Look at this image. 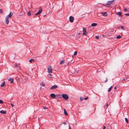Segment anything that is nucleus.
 <instances>
[{
	"label": "nucleus",
	"instance_id": "1",
	"mask_svg": "<svg viewBox=\"0 0 129 129\" xmlns=\"http://www.w3.org/2000/svg\"><path fill=\"white\" fill-rule=\"evenodd\" d=\"M48 72L49 73H52V68L51 66H49L48 67Z\"/></svg>",
	"mask_w": 129,
	"mask_h": 129
},
{
	"label": "nucleus",
	"instance_id": "2",
	"mask_svg": "<svg viewBox=\"0 0 129 129\" xmlns=\"http://www.w3.org/2000/svg\"><path fill=\"white\" fill-rule=\"evenodd\" d=\"M62 96L63 98L66 99V100H68L69 99L68 95L66 94H63L62 95Z\"/></svg>",
	"mask_w": 129,
	"mask_h": 129
},
{
	"label": "nucleus",
	"instance_id": "3",
	"mask_svg": "<svg viewBox=\"0 0 129 129\" xmlns=\"http://www.w3.org/2000/svg\"><path fill=\"white\" fill-rule=\"evenodd\" d=\"M114 1V0L109 1L106 4H103V5L105 6L110 5L112 4V3Z\"/></svg>",
	"mask_w": 129,
	"mask_h": 129
},
{
	"label": "nucleus",
	"instance_id": "4",
	"mask_svg": "<svg viewBox=\"0 0 129 129\" xmlns=\"http://www.w3.org/2000/svg\"><path fill=\"white\" fill-rule=\"evenodd\" d=\"M70 21L71 22H73L74 20V18L72 16H70L69 17Z\"/></svg>",
	"mask_w": 129,
	"mask_h": 129
},
{
	"label": "nucleus",
	"instance_id": "5",
	"mask_svg": "<svg viewBox=\"0 0 129 129\" xmlns=\"http://www.w3.org/2000/svg\"><path fill=\"white\" fill-rule=\"evenodd\" d=\"M83 35H86V31L85 28H83Z\"/></svg>",
	"mask_w": 129,
	"mask_h": 129
},
{
	"label": "nucleus",
	"instance_id": "6",
	"mask_svg": "<svg viewBox=\"0 0 129 129\" xmlns=\"http://www.w3.org/2000/svg\"><path fill=\"white\" fill-rule=\"evenodd\" d=\"M58 88L57 86L56 85H54L51 87L50 89L51 90H53Z\"/></svg>",
	"mask_w": 129,
	"mask_h": 129
},
{
	"label": "nucleus",
	"instance_id": "7",
	"mask_svg": "<svg viewBox=\"0 0 129 129\" xmlns=\"http://www.w3.org/2000/svg\"><path fill=\"white\" fill-rule=\"evenodd\" d=\"M13 14V13H11V12H10V14L7 15L6 17H7L8 18H10L12 16Z\"/></svg>",
	"mask_w": 129,
	"mask_h": 129
},
{
	"label": "nucleus",
	"instance_id": "8",
	"mask_svg": "<svg viewBox=\"0 0 129 129\" xmlns=\"http://www.w3.org/2000/svg\"><path fill=\"white\" fill-rule=\"evenodd\" d=\"M6 23L7 25H8L9 23V18L7 17H6Z\"/></svg>",
	"mask_w": 129,
	"mask_h": 129
},
{
	"label": "nucleus",
	"instance_id": "9",
	"mask_svg": "<svg viewBox=\"0 0 129 129\" xmlns=\"http://www.w3.org/2000/svg\"><path fill=\"white\" fill-rule=\"evenodd\" d=\"M101 14L104 16H107V13L106 12L101 13Z\"/></svg>",
	"mask_w": 129,
	"mask_h": 129
},
{
	"label": "nucleus",
	"instance_id": "10",
	"mask_svg": "<svg viewBox=\"0 0 129 129\" xmlns=\"http://www.w3.org/2000/svg\"><path fill=\"white\" fill-rule=\"evenodd\" d=\"M42 9H40L39 10L38 12H37V13H36L35 14V15H37L40 14L42 12Z\"/></svg>",
	"mask_w": 129,
	"mask_h": 129
},
{
	"label": "nucleus",
	"instance_id": "11",
	"mask_svg": "<svg viewBox=\"0 0 129 129\" xmlns=\"http://www.w3.org/2000/svg\"><path fill=\"white\" fill-rule=\"evenodd\" d=\"M9 81H10L11 83H13L14 81V79L12 78H10L8 80Z\"/></svg>",
	"mask_w": 129,
	"mask_h": 129
},
{
	"label": "nucleus",
	"instance_id": "12",
	"mask_svg": "<svg viewBox=\"0 0 129 129\" xmlns=\"http://www.w3.org/2000/svg\"><path fill=\"white\" fill-rule=\"evenodd\" d=\"M50 96L53 98H54L56 96L55 94L54 93H52L50 94Z\"/></svg>",
	"mask_w": 129,
	"mask_h": 129
},
{
	"label": "nucleus",
	"instance_id": "13",
	"mask_svg": "<svg viewBox=\"0 0 129 129\" xmlns=\"http://www.w3.org/2000/svg\"><path fill=\"white\" fill-rule=\"evenodd\" d=\"M0 112L2 114H6V111H5L3 110H1L0 111Z\"/></svg>",
	"mask_w": 129,
	"mask_h": 129
},
{
	"label": "nucleus",
	"instance_id": "14",
	"mask_svg": "<svg viewBox=\"0 0 129 129\" xmlns=\"http://www.w3.org/2000/svg\"><path fill=\"white\" fill-rule=\"evenodd\" d=\"M5 81H4L2 83V84L1 85V87H2L4 86H5Z\"/></svg>",
	"mask_w": 129,
	"mask_h": 129
},
{
	"label": "nucleus",
	"instance_id": "15",
	"mask_svg": "<svg viewBox=\"0 0 129 129\" xmlns=\"http://www.w3.org/2000/svg\"><path fill=\"white\" fill-rule=\"evenodd\" d=\"M116 14L119 16L120 17L121 16V12H118L116 13Z\"/></svg>",
	"mask_w": 129,
	"mask_h": 129
},
{
	"label": "nucleus",
	"instance_id": "16",
	"mask_svg": "<svg viewBox=\"0 0 129 129\" xmlns=\"http://www.w3.org/2000/svg\"><path fill=\"white\" fill-rule=\"evenodd\" d=\"M14 67H18V69H20V67L19 66H18V65L17 64H16V63L15 64H14Z\"/></svg>",
	"mask_w": 129,
	"mask_h": 129
},
{
	"label": "nucleus",
	"instance_id": "17",
	"mask_svg": "<svg viewBox=\"0 0 129 129\" xmlns=\"http://www.w3.org/2000/svg\"><path fill=\"white\" fill-rule=\"evenodd\" d=\"M63 111L64 114L66 115H68V113L65 109H63Z\"/></svg>",
	"mask_w": 129,
	"mask_h": 129
},
{
	"label": "nucleus",
	"instance_id": "18",
	"mask_svg": "<svg viewBox=\"0 0 129 129\" xmlns=\"http://www.w3.org/2000/svg\"><path fill=\"white\" fill-rule=\"evenodd\" d=\"M97 25V24L96 23H93L91 24V25L92 26H96Z\"/></svg>",
	"mask_w": 129,
	"mask_h": 129
},
{
	"label": "nucleus",
	"instance_id": "19",
	"mask_svg": "<svg viewBox=\"0 0 129 129\" xmlns=\"http://www.w3.org/2000/svg\"><path fill=\"white\" fill-rule=\"evenodd\" d=\"M34 60L33 59H31L29 60V61L30 63H32L33 61H34Z\"/></svg>",
	"mask_w": 129,
	"mask_h": 129
},
{
	"label": "nucleus",
	"instance_id": "20",
	"mask_svg": "<svg viewBox=\"0 0 129 129\" xmlns=\"http://www.w3.org/2000/svg\"><path fill=\"white\" fill-rule=\"evenodd\" d=\"M31 13L30 12H28L27 13V15L28 16H30L31 15Z\"/></svg>",
	"mask_w": 129,
	"mask_h": 129
},
{
	"label": "nucleus",
	"instance_id": "21",
	"mask_svg": "<svg viewBox=\"0 0 129 129\" xmlns=\"http://www.w3.org/2000/svg\"><path fill=\"white\" fill-rule=\"evenodd\" d=\"M64 62V60H61V61H60V63L59 64H61L62 63H63Z\"/></svg>",
	"mask_w": 129,
	"mask_h": 129
},
{
	"label": "nucleus",
	"instance_id": "22",
	"mask_svg": "<svg viewBox=\"0 0 129 129\" xmlns=\"http://www.w3.org/2000/svg\"><path fill=\"white\" fill-rule=\"evenodd\" d=\"M41 85L42 86H45V84L43 82H42L41 84Z\"/></svg>",
	"mask_w": 129,
	"mask_h": 129
},
{
	"label": "nucleus",
	"instance_id": "23",
	"mask_svg": "<svg viewBox=\"0 0 129 129\" xmlns=\"http://www.w3.org/2000/svg\"><path fill=\"white\" fill-rule=\"evenodd\" d=\"M125 121L127 123H128V119H127V118H125Z\"/></svg>",
	"mask_w": 129,
	"mask_h": 129
},
{
	"label": "nucleus",
	"instance_id": "24",
	"mask_svg": "<svg viewBox=\"0 0 129 129\" xmlns=\"http://www.w3.org/2000/svg\"><path fill=\"white\" fill-rule=\"evenodd\" d=\"M121 38V36H118L116 37V38L117 39H119Z\"/></svg>",
	"mask_w": 129,
	"mask_h": 129
},
{
	"label": "nucleus",
	"instance_id": "25",
	"mask_svg": "<svg viewBox=\"0 0 129 129\" xmlns=\"http://www.w3.org/2000/svg\"><path fill=\"white\" fill-rule=\"evenodd\" d=\"M127 80V78H124V79L122 80V82H124V81L125 80Z\"/></svg>",
	"mask_w": 129,
	"mask_h": 129
},
{
	"label": "nucleus",
	"instance_id": "26",
	"mask_svg": "<svg viewBox=\"0 0 129 129\" xmlns=\"http://www.w3.org/2000/svg\"><path fill=\"white\" fill-rule=\"evenodd\" d=\"M112 87V86H111L110 88H109V89L108 90V92H109L111 90V88Z\"/></svg>",
	"mask_w": 129,
	"mask_h": 129
},
{
	"label": "nucleus",
	"instance_id": "27",
	"mask_svg": "<svg viewBox=\"0 0 129 129\" xmlns=\"http://www.w3.org/2000/svg\"><path fill=\"white\" fill-rule=\"evenodd\" d=\"M77 52L76 51H75L74 53V55H76L77 54Z\"/></svg>",
	"mask_w": 129,
	"mask_h": 129
},
{
	"label": "nucleus",
	"instance_id": "28",
	"mask_svg": "<svg viewBox=\"0 0 129 129\" xmlns=\"http://www.w3.org/2000/svg\"><path fill=\"white\" fill-rule=\"evenodd\" d=\"M3 103V102L1 100H0V103L2 104Z\"/></svg>",
	"mask_w": 129,
	"mask_h": 129
},
{
	"label": "nucleus",
	"instance_id": "29",
	"mask_svg": "<svg viewBox=\"0 0 129 129\" xmlns=\"http://www.w3.org/2000/svg\"><path fill=\"white\" fill-rule=\"evenodd\" d=\"M3 13V10L2 9H0V13Z\"/></svg>",
	"mask_w": 129,
	"mask_h": 129
},
{
	"label": "nucleus",
	"instance_id": "30",
	"mask_svg": "<svg viewBox=\"0 0 129 129\" xmlns=\"http://www.w3.org/2000/svg\"><path fill=\"white\" fill-rule=\"evenodd\" d=\"M88 97H87L86 98H84V99L85 100H87L88 99Z\"/></svg>",
	"mask_w": 129,
	"mask_h": 129
},
{
	"label": "nucleus",
	"instance_id": "31",
	"mask_svg": "<svg viewBox=\"0 0 129 129\" xmlns=\"http://www.w3.org/2000/svg\"><path fill=\"white\" fill-rule=\"evenodd\" d=\"M125 15L127 16H129V13L125 14Z\"/></svg>",
	"mask_w": 129,
	"mask_h": 129
},
{
	"label": "nucleus",
	"instance_id": "32",
	"mask_svg": "<svg viewBox=\"0 0 129 129\" xmlns=\"http://www.w3.org/2000/svg\"><path fill=\"white\" fill-rule=\"evenodd\" d=\"M43 108L44 109H48L47 107H46L44 106L43 107Z\"/></svg>",
	"mask_w": 129,
	"mask_h": 129
},
{
	"label": "nucleus",
	"instance_id": "33",
	"mask_svg": "<svg viewBox=\"0 0 129 129\" xmlns=\"http://www.w3.org/2000/svg\"><path fill=\"white\" fill-rule=\"evenodd\" d=\"M80 101H82L83 100V98H80Z\"/></svg>",
	"mask_w": 129,
	"mask_h": 129
},
{
	"label": "nucleus",
	"instance_id": "34",
	"mask_svg": "<svg viewBox=\"0 0 129 129\" xmlns=\"http://www.w3.org/2000/svg\"><path fill=\"white\" fill-rule=\"evenodd\" d=\"M95 37L97 39H98L99 38V37L98 36H96Z\"/></svg>",
	"mask_w": 129,
	"mask_h": 129
},
{
	"label": "nucleus",
	"instance_id": "35",
	"mask_svg": "<svg viewBox=\"0 0 129 129\" xmlns=\"http://www.w3.org/2000/svg\"><path fill=\"white\" fill-rule=\"evenodd\" d=\"M106 129V127L105 126H104L103 127V129Z\"/></svg>",
	"mask_w": 129,
	"mask_h": 129
},
{
	"label": "nucleus",
	"instance_id": "36",
	"mask_svg": "<svg viewBox=\"0 0 129 129\" xmlns=\"http://www.w3.org/2000/svg\"><path fill=\"white\" fill-rule=\"evenodd\" d=\"M11 105L12 107H13L14 106V105L12 103L11 104Z\"/></svg>",
	"mask_w": 129,
	"mask_h": 129
},
{
	"label": "nucleus",
	"instance_id": "37",
	"mask_svg": "<svg viewBox=\"0 0 129 129\" xmlns=\"http://www.w3.org/2000/svg\"><path fill=\"white\" fill-rule=\"evenodd\" d=\"M51 75L50 74H49L48 75V76L49 77V76H51Z\"/></svg>",
	"mask_w": 129,
	"mask_h": 129
},
{
	"label": "nucleus",
	"instance_id": "38",
	"mask_svg": "<svg viewBox=\"0 0 129 129\" xmlns=\"http://www.w3.org/2000/svg\"><path fill=\"white\" fill-rule=\"evenodd\" d=\"M62 123L64 124L65 125L66 124V122H63Z\"/></svg>",
	"mask_w": 129,
	"mask_h": 129
},
{
	"label": "nucleus",
	"instance_id": "39",
	"mask_svg": "<svg viewBox=\"0 0 129 129\" xmlns=\"http://www.w3.org/2000/svg\"><path fill=\"white\" fill-rule=\"evenodd\" d=\"M69 129H71V127H70V125H69Z\"/></svg>",
	"mask_w": 129,
	"mask_h": 129
},
{
	"label": "nucleus",
	"instance_id": "40",
	"mask_svg": "<svg viewBox=\"0 0 129 129\" xmlns=\"http://www.w3.org/2000/svg\"><path fill=\"white\" fill-rule=\"evenodd\" d=\"M124 11H127V10L126 9H124Z\"/></svg>",
	"mask_w": 129,
	"mask_h": 129
},
{
	"label": "nucleus",
	"instance_id": "41",
	"mask_svg": "<svg viewBox=\"0 0 129 129\" xmlns=\"http://www.w3.org/2000/svg\"><path fill=\"white\" fill-rule=\"evenodd\" d=\"M123 27L121 26V29H123Z\"/></svg>",
	"mask_w": 129,
	"mask_h": 129
},
{
	"label": "nucleus",
	"instance_id": "42",
	"mask_svg": "<svg viewBox=\"0 0 129 129\" xmlns=\"http://www.w3.org/2000/svg\"><path fill=\"white\" fill-rule=\"evenodd\" d=\"M79 71H76V72L77 73H79Z\"/></svg>",
	"mask_w": 129,
	"mask_h": 129
},
{
	"label": "nucleus",
	"instance_id": "43",
	"mask_svg": "<svg viewBox=\"0 0 129 129\" xmlns=\"http://www.w3.org/2000/svg\"><path fill=\"white\" fill-rule=\"evenodd\" d=\"M108 106V104H106V106Z\"/></svg>",
	"mask_w": 129,
	"mask_h": 129
},
{
	"label": "nucleus",
	"instance_id": "44",
	"mask_svg": "<svg viewBox=\"0 0 129 129\" xmlns=\"http://www.w3.org/2000/svg\"><path fill=\"white\" fill-rule=\"evenodd\" d=\"M116 87H114V89H116Z\"/></svg>",
	"mask_w": 129,
	"mask_h": 129
},
{
	"label": "nucleus",
	"instance_id": "45",
	"mask_svg": "<svg viewBox=\"0 0 129 129\" xmlns=\"http://www.w3.org/2000/svg\"><path fill=\"white\" fill-rule=\"evenodd\" d=\"M80 35V33H78V35Z\"/></svg>",
	"mask_w": 129,
	"mask_h": 129
},
{
	"label": "nucleus",
	"instance_id": "46",
	"mask_svg": "<svg viewBox=\"0 0 129 129\" xmlns=\"http://www.w3.org/2000/svg\"><path fill=\"white\" fill-rule=\"evenodd\" d=\"M46 16V15H44V17H45V16Z\"/></svg>",
	"mask_w": 129,
	"mask_h": 129
},
{
	"label": "nucleus",
	"instance_id": "47",
	"mask_svg": "<svg viewBox=\"0 0 129 129\" xmlns=\"http://www.w3.org/2000/svg\"><path fill=\"white\" fill-rule=\"evenodd\" d=\"M69 64V63H68V64H67V65H68V64Z\"/></svg>",
	"mask_w": 129,
	"mask_h": 129
},
{
	"label": "nucleus",
	"instance_id": "48",
	"mask_svg": "<svg viewBox=\"0 0 129 129\" xmlns=\"http://www.w3.org/2000/svg\"><path fill=\"white\" fill-rule=\"evenodd\" d=\"M105 81H106V82H107V80H106Z\"/></svg>",
	"mask_w": 129,
	"mask_h": 129
},
{
	"label": "nucleus",
	"instance_id": "49",
	"mask_svg": "<svg viewBox=\"0 0 129 129\" xmlns=\"http://www.w3.org/2000/svg\"><path fill=\"white\" fill-rule=\"evenodd\" d=\"M19 16H21V15H19Z\"/></svg>",
	"mask_w": 129,
	"mask_h": 129
}]
</instances>
